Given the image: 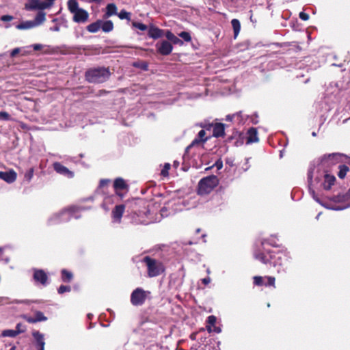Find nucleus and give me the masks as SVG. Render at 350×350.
I'll return each instance as SVG.
<instances>
[{
	"label": "nucleus",
	"instance_id": "bf43d9fd",
	"mask_svg": "<svg viewBox=\"0 0 350 350\" xmlns=\"http://www.w3.org/2000/svg\"><path fill=\"white\" fill-rule=\"evenodd\" d=\"M202 282L204 284L207 285L211 282V278L209 277L205 278L202 280Z\"/></svg>",
	"mask_w": 350,
	"mask_h": 350
},
{
	"label": "nucleus",
	"instance_id": "864d4df0",
	"mask_svg": "<svg viewBox=\"0 0 350 350\" xmlns=\"http://www.w3.org/2000/svg\"><path fill=\"white\" fill-rule=\"evenodd\" d=\"M13 19V17L12 16H10V15H3L1 17V20L2 21H10Z\"/></svg>",
	"mask_w": 350,
	"mask_h": 350
},
{
	"label": "nucleus",
	"instance_id": "338daca9",
	"mask_svg": "<svg viewBox=\"0 0 350 350\" xmlns=\"http://www.w3.org/2000/svg\"><path fill=\"white\" fill-rule=\"evenodd\" d=\"M55 0H46V3L48 5L49 4V8L51 7L52 5V4L53 3V1Z\"/></svg>",
	"mask_w": 350,
	"mask_h": 350
},
{
	"label": "nucleus",
	"instance_id": "c756f323",
	"mask_svg": "<svg viewBox=\"0 0 350 350\" xmlns=\"http://www.w3.org/2000/svg\"><path fill=\"white\" fill-rule=\"evenodd\" d=\"M45 21V13L43 12H39L36 15L34 21L35 24H36V27L42 24Z\"/></svg>",
	"mask_w": 350,
	"mask_h": 350
},
{
	"label": "nucleus",
	"instance_id": "5701e85b",
	"mask_svg": "<svg viewBox=\"0 0 350 350\" xmlns=\"http://www.w3.org/2000/svg\"><path fill=\"white\" fill-rule=\"evenodd\" d=\"M100 29L106 33L110 32L113 29V24L111 21H100Z\"/></svg>",
	"mask_w": 350,
	"mask_h": 350
},
{
	"label": "nucleus",
	"instance_id": "f8f14e48",
	"mask_svg": "<svg viewBox=\"0 0 350 350\" xmlns=\"http://www.w3.org/2000/svg\"><path fill=\"white\" fill-rule=\"evenodd\" d=\"M125 206L123 204L116 205L112 210L111 217L113 222L120 223L121 218L124 212Z\"/></svg>",
	"mask_w": 350,
	"mask_h": 350
},
{
	"label": "nucleus",
	"instance_id": "09e8293b",
	"mask_svg": "<svg viewBox=\"0 0 350 350\" xmlns=\"http://www.w3.org/2000/svg\"><path fill=\"white\" fill-rule=\"evenodd\" d=\"M263 278L261 276H255L254 277V283L256 285L260 286L263 284L262 282Z\"/></svg>",
	"mask_w": 350,
	"mask_h": 350
},
{
	"label": "nucleus",
	"instance_id": "6ab92c4d",
	"mask_svg": "<svg viewBox=\"0 0 350 350\" xmlns=\"http://www.w3.org/2000/svg\"><path fill=\"white\" fill-rule=\"evenodd\" d=\"M148 36L153 39H158L164 35V31L154 25H150L148 31Z\"/></svg>",
	"mask_w": 350,
	"mask_h": 350
},
{
	"label": "nucleus",
	"instance_id": "6e6d98bb",
	"mask_svg": "<svg viewBox=\"0 0 350 350\" xmlns=\"http://www.w3.org/2000/svg\"><path fill=\"white\" fill-rule=\"evenodd\" d=\"M267 285L269 286H274L275 284V278L273 277H267Z\"/></svg>",
	"mask_w": 350,
	"mask_h": 350
},
{
	"label": "nucleus",
	"instance_id": "20e7f679",
	"mask_svg": "<svg viewBox=\"0 0 350 350\" xmlns=\"http://www.w3.org/2000/svg\"><path fill=\"white\" fill-rule=\"evenodd\" d=\"M144 262L146 264L148 275L150 278L158 276L164 271L163 264L155 259L146 256L144 258Z\"/></svg>",
	"mask_w": 350,
	"mask_h": 350
},
{
	"label": "nucleus",
	"instance_id": "b1692460",
	"mask_svg": "<svg viewBox=\"0 0 350 350\" xmlns=\"http://www.w3.org/2000/svg\"><path fill=\"white\" fill-rule=\"evenodd\" d=\"M35 27H36V24L33 21H25L16 25L18 29H28Z\"/></svg>",
	"mask_w": 350,
	"mask_h": 350
},
{
	"label": "nucleus",
	"instance_id": "13d9d810",
	"mask_svg": "<svg viewBox=\"0 0 350 350\" xmlns=\"http://www.w3.org/2000/svg\"><path fill=\"white\" fill-rule=\"evenodd\" d=\"M32 46L35 51L40 50L43 47V46L40 44H35Z\"/></svg>",
	"mask_w": 350,
	"mask_h": 350
},
{
	"label": "nucleus",
	"instance_id": "e433bc0d",
	"mask_svg": "<svg viewBox=\"0 0 350 350\" xmlns=\"http://www.w3.org/2000/svg\"><path fill=\"white\" fill-rule=\"evenodd\" d=\"M178 36L185 42H190L191 40V37L189 32L182 31L178 34Z\"/></svg>",
	"mask_w": 350,
	"mask_h": 350
},
{
	"label": "nucleus",
	"instance_id": "6e6552de",
	"mask_svg": "<svg viewBox=\"0 0 350 350\" xmlns=\"http://www.w3.org/2000/svg\"><path fill=\"white\" fill-rule=\"evenodd\" d=\"M155 47L157 51L162 55H168L172 53L173 50V46L172 43L167 40H161L160 42H157Z\"/></svg>",
	"mask_w": 350,
	"mask_h": 350
},
{
	"label": "nucleus",
	"instance_id": "052dcab7",
	"mask_svg": "<svg viewBox=\"0 0 350 350\" xmlns=\"http://www.w3.org/2000/svg\"><path fill=\"white\" fill-rule=\"evenodd\" d=\"M215 166L217 167V169H221L223 166L222 161L221 160L216 161Z\"/></svg>",
	"mask_w": 350,
	"mask_h": 350
},
{
	"label": "nucleus",
	"instance_id": "bb28decb",
	"mask_svg": "<svg viewBox=\"0 0 350 350\" xmlns=\"http://www.w3.org/2000/svg\"><path fill=\"white\" fill-rule=\"evenodd\" d=\"M231 24L234 30V37L236 38L239 34L241 29V24L238 19H232L231 21Z\"/></svg>",
	"mask_w": 350,
	"mask_h": 350
},
{
	"label": "nucleus",
	"instance_id": "a19ab883",
	"mask_svg": "<svg viewBox=\"0 0 350 350\" xmlns=\"http://www.w3.org/2000/svg\"><path fill=\"white\" fill-rule=\"evenodd\" d=\"M70 287L69 286H64V285H61L57 291L59 294H62L65 292H69L70 291Z\"/></svg>",
	"mask_w": 350,
	"mask_h": 350
},
{
	"label": "nucleus",
	"instance_id": "4c0bfd02",
	"mask_svg": "<svg viewBox=\"0 0 350 350\" xmlns=\"http://www.w3.org/2000/svg\"><path fill=\"white\" fill-rule=\"evenodd\" d=\"M33 168H30L29 170H27L25 174V179L29 182L33 176Z\"/></svg>",
	"mask_w": 350,
	"mask_h": 350
},
{
	"label": "nucleus",
	"instance_id": "cd10ccee",
	"mask_svg": "<svg viewBox=\"0 0 350 350\" xmlns=\"http://www.w3.org/2000/svg\"><path fill=\"white\" fill-rule=\"evenodd\" d=\"M217 319L215 316L211 315L207 318L206 322L208 325H206V329L210 333L212 332V326H215L216 323Z\"/></svg>",
	"mask_w": 350,
	"mask_h": 350
},
{
	"label": "nucleus",
	"instance_id": "72a5a7b5",
	"mask_svg": "<svg viewBox=\"0 0 350 350\" xmlns=\"http://www.w3.org/2000/svg\"><path fill=\"white\" fill-rule=\"evenodd\" d=\"M72 278V274L71 272L63 269L62 271V279L64 282H70Z\"/></svg>",
	"mask_w": 350,
	"mask_h": 350
},
{
	"label": "nucleus",
	"instance_id": "473e14b6",
	"mask_svg": "<svg viewBox=\"0 0 350 350\" xmlns=\"http://www.w3.org/2000/svg\"><path fill=\"white\" fill-rule=\"evenodd\" d=\"M322 205L325 206L327 208H329V209H332V210H335V211H341V210H344L347 208H349L350 206V202L347 203L345 204L335 205V206H327L326 204H322Z\"/></svg>",
	"mask_w": 350,
	"mask_h": 350
},
{
	"label": "nucleus",
	"instance_id": "9d476101",
	"mask_svg": "<svg viewBox=\"0 0 350 350\" xmlns=\"http://www.w3.org/2000/svg\"><path fill=\"white\" fill-rule=\"evenodd\" d=\"M208 137H206V131L204 130H200L198 133L197 137L192 141L191 144L187 147V150L194 146H202L203 143L206 142Z\"/></svg>",
	"mask_w": 350,
	"mask_h": 350
},
{
	"label": "nucleus",
	"instance_id": "69168bd1",
	"mask_svg": "<svg viewBox=\"0 0 350 350\" xmlns=\"http://www.w3.org/2000/svg\"><path fill=\"white\" fill-rule=\"evenodd\" d=\"M214 328L212 329V332H215L216 333H220L221 332V329L218 327L213 326Z\"/></svg>",
	"mask_w": 350,
	"mask_h": 350
},
{
	"label": "nucleus",
	"instance_id": "412c9836",
	"mask_svg": "<svg viewBox=\"0 0 350 350\" xmlns=\"http://www.w3.org/2000/svg\"><path fill=\"white\" fill-rule=\"evenodd\" d=\"M247 143H254L258 142V132L256 128H250L247 131Z\"/></svg>",
	"mask_w": 350,
	"mask_h": 350
},
{
	"label": "nucleus",
	"instance_id": "49530a36",
	"mask_svg": "<svg viewBox=\"0 0 350 350\" xmlns=\"http://www.w3.org/2000/svg\"><path fill=\"white\" fill-rule=\"evenodd\" d=\"M165 36L167 39V41H170V42H172V40L175 37V35L170 30H167L165 33Z\"/></svg>",
	"mask_w": 350,
	"mask_h": 350
},
{
	"label": "nucleus",
	"instance_id": "f704fd0d",
	"mask_svg": "<svg viewBox=\"0 0 350 350\" xmlns=\"http://www.w3.org/2000/svg\"><path fill=\"white\" fill-rule=\"evenodd\" d=\"M348 198V195H337L333 196L331 200L334 202H345Z\"/></svg>",
	"mask_w": 350,
	"mask_h": 350
},
{
	"label": "nucleus",
	"instance_id": "c03bdc74",
	"mask_svg": "<svg viewBox=\"0 0 350 350\" xmlns=\"http://www.w3.org/2000/svg\"><path fill=\"white\" fill-rule=\"evenodd\" d=\"M247 118V117H245L243 116V114L241 113V117H235L234 118V121L238 124H243L245 123V122L246 121Z\"/></svg>",
	"mask_w": 350,
	"mask_h": 350
},
{
	"label": "nucleus",
	"instance_id": "37998d69",
	"mask_svg": "<svg viewBox=\"0 0 350 350\" xmlns=\"http://www.w3.org/2000/svg\"><path fill=\"white\" fill-rule=\"evenodd\" d=\"M133 26L141 31H146L148 29L146 25L141 23H133Z\"/></svg>",
	"mask_w": 350,
	"mask_h": 350
},
{
	"label": "nucleus",
	"instance_id": "de8ad7c7",
	"mask_svg": "<svg viewBox=\"0 0 350 350\" xmlns=\"http://www.w3.org/2000/svg\"><path fill=\"white\" fill-rule=\"evenodd\" d=\"M165 36L167 39V41H170V42H172V40L175 37V35L170 30H167L165 33Z\"/></svg>",
	"mask_w": 350,
	"mask_h": 350
},
{
	"label": "nucleus",
	"instance_id": "dca6fc26",
	"mask_svg": "<svg viewBox=\"0 0 350 350\" xmlns=\"http://www.w3.org/2000/svg\"><path fill=\"white\" fill-rule=\"evenodd\" d=\"M16 173L13 170L9 171L0 172V178L8 183H12L16 179Z\"/></svg>",
	"mask_w": 350,
	"mask_h": 350
},
{
	"label": "nucleus",
	"instance_id": "423d86ee",
	"mask_svg": "<svg viewBox=\"0 0 350 350\" xmlns=\"http://www.w3.org/2000/svg\"><path fill=\"white\" fill-rule=\"evenodd\" d=\"M340 157L341 155L338 153L325 154L320 159L317 168L328 170L340 162Z\"/></svg>",
	"mask_w": 350,
	"mask_h": 350
},
{
	"label": "nucleus",
	"instance_id": "f3484780",
	"mask_svg": "<svg viewBox=\"0 0 350 350\" xmlns=\"http://www.w3.org/2000/svg\"><path fill=\"white\" fill-rule=\"evenodd\" d=\"M72 14L73 21L76 23H84L88 20V13L82 8H80Z\"/></svg>",
	"mask_w": 350,
	"mask_h": 350
},
{
	"label": "nucleus",
	"instance_id": "a211bd4d",
	"mask_svg": "<svg viewBox=\"0 0 350 350\" xmlns=\"http://www.w3.org/2000/svg\"><path fill=\"white\" fill-rule=\"evenodd\" d=\"M113 187L116 194L118 195L120 198H122L123 195L120 193V191L123 189H127L128 185H126L124 179H122V178H118L114 180Z\"/></svg>",
	"mask_w": 350,
	"mask_h": 350
},
{
	"label": "nucleus",
	"instance_id": "4be33fe9",
	"mask_svg": "<svg viewBox=\"0 0 350 350\" xmlns=\"http://www.w3.org/2000/svg\"><path fill=\"white\" fill-rule=\"evenodd\" d=\"M117 14V7L114 3H109L106 7V12L104 14V18H107L112 15Z\"/></svg>",
	"mask_w": 350,
	"mask_h": 350
},
{
	"label": "nucleus",
	"instance_id": "774afa93",
	"mask_svg": "<svg viewBox=\"0 0 350 350\" xmlns=\"http://www.w3.org/2000/svg\"><path fill=\"white\" fill-rule=\"evenodd\" d=\"M39 350H44V346H40Z\"/></svg>",
	"mask_w": 350,
	"mask_h": 350
},
{
	"label": "nucleus",
	"instance_id": "ddd939ff",
	"mask_svg": "<svg viewBox=\"0 0 350 350\" xmlns=\"http://www.w3.org/2000/svg\"><path fill=\"white\" fill-rule=\"evenodd\" d=\"M33 279L36 282L40 283L42 286H46L48 283V276L42 269H34Z\"/></svg>",
	"mask_w": 350,
	"mask_h": 350
},
{
	"label": "nucleus",
	"instance_id": "393cba45",
	"mask_svg": "<svg viewBox=\"0 0 350 350\" xmlns=\"http://www.w3.org/2000/svg\"><path fill=\"white\" fill-rule=\"evenodd\" d=\"M100 20L88 25L87 30L91 33H96L100 29Z\"/></svg>",
	"mask_w": 350,
	"mask_h": 350
},
{
	"label": "nucleus",
	"instance_id": "4d7b16f0",
	"mask_svg": "<svg viewBox=\"0 0 350 350\" xmlns=\"http://www.w3.org/2000/svg\"><path fill=\"white\" fill-rule=\"evenodd\" d=\"M20 51V49L18 48H15L14 49H13L10 53V55L12 57H14L15 55H16Z\"/></svg>",
	"mask_w": 350,
	"mask_h": 350
},
{
	"label": "nucleus",
	"instance_id": "79ce46f5",
	"mask_svg": "<svg viewBox=\"0 0 350 350\" xmlns=\"http://www.w3.org/2000/svg\"><path fill=\"white\" fill-rule=\"evenodd\" d=\"M241 111L237 112L232 115H227L226 117V121H232L234 120L235 117H241Z\"/></svg>",
	"mask_w": 350,
	"mask_h": 350
},
{
	"label": "nucleus",
	"instance_id": "5fc2aeb1",
	"mask_svg": "<svg viewBox=\"0 0 350 350\" xmlns=\"http://www.w3.org/2000/svg\"><path fill=\"white\" fill-rule=\"evenodd\" d=\"M109 183H110V180L109 179H102L100 181L99 186L100 187H105V185H107Z\"/></svg>",
	"mask_w": 350,
	"mask_h": 350
},
{
	"label": "nucleus",
	"instance_id": "8fccbe9b",
	"mask_svg": "<svg viewBox=\"0 0 350 350\" xmlns=\"http://www.w3.org/2000/svg\"><path fill=\"white\" fill-rule=\"evenodd\" d=\"M170 43H172V44H178V45L181 46L183 44V41L175 36V37L174 38V39L172 40V42Z\"/></svg>",
	"mask_w": 350,
	"mask_h": 350
},
{
	"label": "nucleus",
	"instance_id": "9b49d317",
	"mask_svg": "<svg viewBox=\"0 0 350 350\" xmlns=\"http://www.w3.org/2000/svg\"><path fill=\"white\" fill-rule=\"evenodd\" d=\"M27 10H44L49 8L46 2L40 0H30L25 4Z\"/></svg>",
	"mask_w": 350,
	"mask_h": 350
},
{
	"label": "nucleus",
	"instance_id": "39448f33",
	"mask_svg": "<svg viewBox=\"0 0 350 350\" xmlns=\"http://www.w3.org/2000/svg\"><path fill=\"white\" fill-rule=\"evenodd\" d=\"M218 184L215 176H209L200 180L198 184V193L204 195L209 193Z\"/></svg>",
	"mask_w": 350,
	"mask_h": 350
},
{
	"label": "nucleus",
	"instance_id": "aec40b11",
	"mask_svg": "<svg viewBox=\"0 0 350 350\" xmlns=\"http://www.w3.org/2000/svg\"><path fill=\"white\" fill-rule=\"evenodd\" d=\"M209 127L213 126V135L219 137L224 135V124L222 123H217L215 125L209 124Z\"/></svg>",
	"mask_w": 350,
	"mask_h": 350
},
{
	"label": "nucleus",
	"instance_id": "ea45409f",
	"mask_svg": "<svg viewBox=\"0 0 350 350\" xmlns=\"http://www.w3.org/2000/svg\"><path fill=\"white\" fill-rule=\"evenodd\" d=\"M255 258L263 263H266L268 261L266 256L262 253L255 254Z\"/></svg>",
	"mask_w": 350,
	"mask_h": 350
},
{
	"label": "nucleus",
	"instance_id": "c85d7f7f",
	"mask_svg": "<svg viewBox=\"0 0 350 350\" xmlns=\"http://www.w3.org/2000/svg\"><path fill=\"white\" fill-rule=\"evenodd\" d=\"M33 336L36 339V340L39 346H44L45 342L44 340L43 334H40L38 332H36L33 333Z\"/></svg>",
	"mask_w": 350,
	"mask_h": 350
},
{
	"label": "nucleus",
	"instance_id": "a878e982",
	"mask_svg": "<svg viewBox=\"0 0 350 350\" xmlns=\"http://www.w3.org/2000/svg\"><path fill=\"white\" fill-rule=\"evenodd\" d=\"M68 8L72 14L80 9L79 3L76 0H68Z\"/></svg>",
	"mask_w": 350,
	"mask_h": 350
},
{
	"label": "nucleus",
	"instance_id": "f03ea898",
	"mask_svg": "<svg viewBox=\"0 0 350 350\" xmlns=\"http://www.w3.org/2000/svg\"><path fill=\"white\" fill-rule=\"evenodd\" d=\"M83 210L75 206H70L62 210L59 213L54 215L49 219L51 224H59L69 221L71 218L78 219L80 217L79 211Z\"/></svg>",
	"mask_w": 350,
	"mask_h": 350
},
{
	"label": "nucleus",
	"instance_id": "2eb2a0df",
	"mask_svg": "<svg viewBox=\"0 0 350 350\" xmlns=\"http://www.w3.org/2000/svg\"><path fill=\"white\" fill-rule=\"evenodd\" d=\"M23 318L29 323H36L37 322L45 321L47 318L40 311H36L35 312V317H29L26 314L23 316Z\"/></svg>",
	"mask_w": 350,
	"mask_h": 350
},
{
	"label": "nucleus",
	"instance_id": "f257e3e1",
	"mask_svg": "<svg viewBox=\"0 0 350 350\" xmlns=\"http://www.w3.org/2000/svg\"><path fill=\"white\" fill-rule=\"evenodd\" d=\"M314 174H315L314 181L317 184L319 183L320 187L325 190L330 189L335 183L336 178L329 173L328 170L317 168L315 172L314 170L313 171L310 170L308 172V179H311Z\"/></svg>",
	"mask_w": 350,
	"mask_h": 350
},
{
	"label": "nucleus",
	"instance_id": "0e129e2a",
	"mask_svg": "<svg viewBox=\"0 0 350 350\" xmlns=\"http://www.w3.org/2000/svg\"><path fill=\"white\" fill-rule=\"evenodd\" d=\"M254 116H255L254 118H253V117L252 118V122L253 124H256L258 122V120H257L258 116L255 114Z\"/></svg>",
	"mask_w": 350,
	"mask_h": 350
},
{
	"label": "nucleus",
	"instance_id": "603ef678",
	"mask_svg": "<svg viewBox=\"0 0 350 350\" xmlns=\"http://www.w3.org/2000/svg\"><path fill=\"white\" fill-rule=\"evenodd\" d=\"M299 16L303 21H308L309 19V15L304 12H301Z\"/></svg>",
	"mask_w": 350,
	"mask_h": 350
},
{
	"label": "nucleus",
	"instance_id": "a18cd8bd",
	"mask_svg": "<svg viewBox=\"0 0 350 350\" xmlns=\"http://www.w3.org/2000/svg\"><path fill=\"white\" fill-rule=\"evenodd\" d=\"M170 168V165L169 163H165L163 168L161 170V174L163 176H166L168 175V171Z\"/></svg>",
	"mask_w": 350,
	"mask_h": 350
},
{
	"label": "nucleus",
	"instance_id": "58836bf2",
	"mask_svg": "<svg viewBox=\"0 0 350 350\" xmlns=\"http://www.w3.org/2000/svg\"><path fill=\"white\" fill-rule=\"evenodd\" d=\"M0 120L9 121L11 120V117L6 111H0Z\"/></svg>",
	"mask_w": 350,
	"mask_h": 350
},
{
	"label": "nucleus",
	"instance_id": "680f3d73",
	"mask_svg": "<svg viewBox=\"0 0 350 350\" xmlns=\"http://www.w3.org/2000/svg\"><path fill=\"white\" fill-rule=\"evenodd\" d=\"M50 30L52 31H59L60 30V27L59 25H55L53 27H51Z\"/></svg>",
	"mask_w": 350,
	"mask_h": 350
},
{
	"label": "nucleus",
	"instance_id": "0eeeda50",
	"mask_svg": "<svg viewBox=\"0 0 350 350\" xmlns=\"http://www.w3.org/2000/svg\"><path fill=\"white\" fill-rule=\"evenodd\" d=\"M150 292L142 288H135L131 295V303L135 306L143 305L149 297Z\"/></svg>",
	"mask_w": 350,
	"mask_h": 350
},
{
	"label": "nucleus",
	"instance_id": "7ed1b4c3",
	"mask_svg": "<svg viewBox=\"0 0 350 350\" xmlns=\"http://www.w3.org/2000/svg\"><path fill=\"white\" fill-rule=\"evenodd\" d=\"M110 76V72L105 68H97L88 70L85 73L86 79L90 83H103Z\"/></svg>",
	"mask_w": 350,
	"mask_h": 350
},
{
	"label": "nucleus",
	"instance_id": "7c9ffc66",
	"mask_svg": "<svg viewBox=\"0 0 350 350\" xmlns=\"http://www.w3.org/2000/svg\"><path fill=\"white\" fill-rule=\"evenodd\" d=\"M349 170V168L348 166L345 165H339V172L338 173V177L341 179L344 178L346 176L347 173Z\"/></svg>",
	"mask_w": 350,
	"mask_h": 350
},
{
	"label": "nucleus",
	"instance_id": "3c124183",
	"mask_svg": "<svg viewBox=\"0 0 350 350\" xmlns=\"http://www.w3.org/2000/svg\"><path fill=\"white\" fill-rule=\"evenodd\" d=\"M14 330H15V332L20 331V334H21V333H23L25 332V328L21 323H18L16 326V329H14Z\"/></svg>",
	"mask_w": 350,
	"mask_h": 350
},
{
	"label": "nucleus",
	"instance_id": "1a4fd4ad",
	"mask_svg": "<svg viewBox=\"0 0 350 350\" xmlns=\"http://www.w3.org/2000/svg\"><path fill=\"white\" fill-rule=\"evenodd\" d=\"M178 205L175 201H171L161 209V215L162 217H167L170 215L174 214L176 211H180L176 206Z\"/></svg>",
	"mask_w": 350,
	"mask_h": 350
},
{
	"label": "nucleus",
	"instance_id": "e2e57ef3",
	"mask_svg": "<svg viewBox=\"0 0 350 350\" xmlns=\"http://www.w3.org/2000/svg\"><path fill=\"white\" fill-rule=\"evenodd\" d=\"M191 350H211L209 347L204 346V347H199L198 349H191Z\"/></svg>",
	"mask_w": 350,
	"mask_h": 350
},
{
	"label": "nucleus",
	"instance_id": "c9c22d12",
	"mask_svg": "<svg viewBox=\"0 0 350 350\" xmlns=\"http://www.w3.org/2000/svg\"><path fill=\"white\" fill-rule=\"evenodd\" d=\"M117 14L120 19H126L128 21L131 20V14L124 10H121Z\"/></svg>",
	"mask_w": 350,
	"mask_h": 350
},
{
	"label": "nucleus",
	"instance_id": "2f4dec72",
	"mask_svg": "<svg viewBox=\"0 0 350 350\" xmlns=\"http://www.w3.org/2000/svg\"><path fill=\"white\" fill-rule=\"evenodd\" d=\"M20 334L19 332H15L14 329H5L2 332L1 336L3 337H12L14 338Z\"/></svg>",
	"mask_w": 350,
	"mask_h": 350
},
{
	"label": "nucleus",
	"instance_id": "4468645a",
	"mask_svg": "<svg viewBox=\"0 0 350 350\" xmlns=\"http://www.w3.org/2000/svg\"><path fill=\"white\" fill-rule=\"evenodd\" d=\"M53 167L56 172L68 178H72L74 176L72 172L70 171L66 167L64 166L60 163H54Z\"/></svg>",
	"mask_w": 350,
	"mask_h": 350
}]
</instances>
